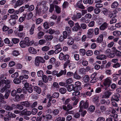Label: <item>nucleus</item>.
I'll return each mask as SVG.
<instances>
[{
	"instance_id": "f257e3e1",
	"label": "nucleus",
	"mask_w": 121,
	"mask_h": 121,
	"mask_svg": "<svg viewBox=\"0 0 121 121\" xmlns=\"http://www.w3.org/2000/svg\"><path fill=\"white\" fill-rule=\"evenodd\" d=\"M89 104L87 100L85 101L83 100L81 101L79 104V107L80 108V110L79 111V112H81L82 109H86L87 108Z\"/></svg>"
},
{
	"instance_id": "f03ea898",
	"label": "nucleus",
	"mask_w": 121,
	"mask_h": 121,
	"mask_svg": "<svg viewBox=\"0 0 121 121\" xmlns=\"http://www.w3.org/2000/svg\"><path fill=\"white\" fill-rule=\"evenodd\" d=\"M66 69L61 70L59 72H58V71L55 70L52 72V73L53 75H56L57 77H60L63 74L64 75L66 74Z\"/></svg>"
},
{
	"instance_id": "7ed1b4c3",
	"label": "nucleus",
	"mask_w": 121,
	"mask_h": 121,
	"mask_svg": "<svg viewBox=\"0 0 121 121\" xmlns=\"http://www.w3.org/2000/svg\"><path fill=\"white\" fill-rule=\"evenodd\" d=\"M28 39V37H26L25 38L24 41H22L20 42L19 44L21 47L25 48L30 45V44Z\"/></svg>"
},
{
	"instance_id": "20e7f679",
	"label": "nucleus",
	"mask_w": 121,
	"mask_h": 121,
	"mask_svg": "<svg viewBox=\"0 0 121 121\" xmlns=\"http://www.w3.org/2000/svg\"><path fill=\"white\" fill-rule=\"evenodd\" d=\"M71 61L69 60L66 61L64 65V69L66 68L68 65H69V67L71 70L75 68V64L73 63H71Z\"/></svg>"
},
{
	"instance_id": "39448f33",
	"label": "nucleus",
	"mask_w": 121,
	"mask_h": 121,
	"mask_svg": "<svg viewBox=\"0 0 121 121\" xmlns=\"http://www.w3.org/2000/svg\"><path fill=\"white\" fill-rule=\"evenodd\" d=\"M40 62L43 63L45 62V61L43 58L41 57H36L35 62V65L37 66H39Z\"/></svg>"
},
{
	"instance_id": "423d86ee",
	"label": "nucleus",
	"mask_w": 121,
	"mask_h": 121,
	"mask_svg": "<svg viewBox=\"0 0 121 121\" xmlns=\"http://www.w3.org/2000/svg\"><path fill=\"white\" fill-rule=\"evenodd\" d=\"M48 9L47 7H45L43 8L41 7L36 11V14L38 15L43 14L46 12Z\"/></svg>"
},
{
	"instance_id": "0eeeda50",
	"label": "nucleus",
	"mask_w": 121,
	"mask_h": 121,
	"mask_svg": "<svg viewBox=\"0 0 121 121\" xmlns=\"http://www.w3.org/2000/svg\"><path fill=\"white\" fill-rule=\"evenodd\" d=\"M69 56L68 54L64 55L63 52L60 53L59 58L60 60H64L65 61H66V60H68L69 58Z\"/></svg>"
},
{
	"instance_id": "6e6552de",
	"label": "nucleus",
	"mask_w": 121,
	"mask_h": 121,
	"mask_svg": "<svg viewBox=\"0 0 121 121\" xmlns=\"http://www.w3.org/2000/svg\"><path fill=\"white\" fill-rule=\"evenodd\" d=\"M112 83V80L109 78H107L105 79L104 81L103 84L105 86H108L109 87Z\"/></svg>"
},
{
	"instance_id": "1a4fd4ad",
	"label": "nucleus",
	"mask_w": 121,
	"mask_h": 121,
	"mask_svg": "<svg viewBox=\"0 0 121 121\" xmlns=\"http://www.w3.org/2000/svg\"><path fill=\"white\" fill-rule=\"evenodd\" d=\"M120 97L119 94L118 93H115L113 95L111 98V101H115L118 102L119 100V98Z\"/></svg>"
},
{
	"instance_id": "9d476101",
	"label": "nucleus",
	"mask_w": 121,
	"mask_h": 121,
	"mask_svg": "<svg viewBox=\"0 0 121 121\" xmlns=\"http://www.w3.org/2000/svg\"><path fill=\"white\" fill-rule=\"evenodd\" d=\"M97 74V73L95 72L91 75L90 78L92 79L90 81L91 83H95L98 80V78L95 77Z\"/></svg>"
},
{
	"instance_id": "9b49d317",
	"label": "nucleus",
	"mask_w": 121,
	"mask_h": 121,
	"mask_svg": "<svg viewBox=\"0 0 121 121\" xmlns=\"http://www.w3.org/2000/svg\"><path fill=\"white\" fill-rule=\"evenodd\" d=\"M108 23L106 22H104L99 26V29L101 30H104L108 28Z\"/></svg>"
},
{
	"instance_id": "f8f14e48",
	"label": "nucleus",
	"mask_w": 121,
	"mask_h": 121,
	"mask_svg": "<svg viewBox=\"0 0 121 121\" xmlns=\"http://www.w3.org/2000/svg\"><path fill=\"white\" fill-rule=\"evenodd\" d=\"M55 50V53L57 54L61 51L62 50V48L60 44H59L55 46L54 47Z\"/></svg>"
},
{
	"instance_id": "ddd939ff",
	"label": "nucleus",
	"mask_w": 121,
	"mask_h": 121,
	"mask_svg": "<svg viewBox=\"0 0 121 121\" xmlns=\"http://www.w3.org/2000/svg\"><path fill=\"white\" fill-rule=\"evenodd\" d=\"M112 94V93L111 92L109 91H106L104 92V95L102 97V98L108 99Z\"/></svg>"
},
{
	"instance_id": "4468645a",
	"label": "nucleus",
	"mask_w": 121,
	"mask_h": 121,
	"mask_svg": "<svg viewBox=\"0 0 121 121\" xmlns=\"http://www.w3.org/2000/svg\"><path fill=\"white\" fill-rule=\"evenodd\" d=\"M10 87V85H5L0 89V92L2 93H4V91L6 92L8 90H9L8 89H9Z\"/></svg>"
},
{
	"instance_id": "2eb2a0df",
	"label": "nucleus",
	"mask_w": 121,
	"mask_h": 121,
	"mask_svg": "<svg viewBox=\"0 0 121 121\" xmlns=\"http://www.w3.org/2000/svg\"><path fill=\"white\" fill-rule=\"evenodd\" d=\"M24 0H17L15 3L14 6V8H16L18 6L21 5L24 3Z\"/></svg>"
},
{
	"instance_id": "dca6fc26",
	"label": "nucleus",
	"mask_w": 121,
	"mask_h": 121,
	"mask_svg": "<svg viewBox=\"0 0 121 121\" xmlns=\"http://www.w3.org/2000/svg\"><path fill=\"white\" fill-rule=\"evenodd\" d=\"M81 27L78 22L75 23V26L73 27L72 30L74 31H77L78 30L80 29Z\"/></svg>"
},
{
	"instance_id": "f3484780",
	"label": "nucleus",
	"mask_w": 121,
	"mask_h": 121,
	"mask_svg": "<svg viewBox=\"0 0 121 121\" xmlns=\"http://www.w3.org/2000/svg\"><path fill=\"white\" fill-rule=\"evenodd\" d=\"M67 91L69 92L72 91L73 90L74 91L75 88L74 85L73 84H71L69 85H67Z\"/></svg>"
},
{
	"instance_id": "a211bd4d",
	"label": "nucleus",
	"mask_w": 121,
	"mask_h": 121,
	"mask_svg": "<svg viewBox=\"0 0 121 121\" xmlns=\"http://www.w3.org/2000/svg\"><path fill=\"white\" fill-rule=\"evenodd\" d=\"M10 81L9 80L3 79L0 81V86L4 84L7 85H9L8 84H10Z\"/></svg>"
},
{
	"instance_id": "6ab92c4d",
	"label": "nucleus",
	"mask_w": 121,
	"mask_h": 121,
	"mask_svg": "<svg viewBox=\"0 0 121 121\" xmlns=\"http://www.w3.org/2000/svg\"><path fill=\"white\" fill-rule=\"evenodd\" d=\"M44 38L47 41H50L52 40L53 38L52 35H46L44 36Z\"/></svg>"
},
{
	"instance_id": "aec40b11",
	"label": "nucleus",
	"mask_w": 121,
	"mask_h": 121,
	"mask_svg": "<svg viewBox=\"0 0 121 121\" xmlns=\"http://www.w3.org/2000/svg\"><path fill=\"white\" fill-rule=\"evenodd\" d=\"M103 35L102 34H100L99 35L96 41L98 43H101L102 42L103 40Z\"/></svg>"
},
{
	"instance_id": "412c9836",
	"label": "nucleus",
	"mask_w": 121,
	"mask_h": 121,
	"mask_svg": "<svg viewBox=\"0 0 121 121\" xmlns=\"http://www.w3.org/2000/svg\"><path fill=\"white\" fill-rule=\"evenodd\" d=\"M75 84V88L76 87V89L77 90H80L81 89L82 87L81 86V82L79 81L76 82Z\"/></svg>"
},
{
	"instance_id": "4be33fe9",
	"label": "nucleus",
	"mask_w": 121,
	"mask_h": 121,
	"mask_svg": "<svg viewBox=\"0 0 121 121\" xmlns=\"http://www.w3.org/2000/svg\"><path fill=\"white\" fill-rule=\"evenodd\" d=\"M21 104L27 107H30L31 104H30L29 102L27 101L22 102H21Z\"/></svg>"
},
{
	"instance_id": "5701e85b",
	"label": "nucleus",
	"mask_w": 121,
	"mask_h": 121,
	"mask_svg": "<svg viewBox=\"0 0 121 121\" xmlns=\"http://www.w3.org/2000/svg\"><path fill=\"white\" fill-rule=\"evenodd\" d=\"M83 80L85 83L89 82L90 80V78L88 75L85 76L83 78Z\"/></svg>"
},
{
	"instance_id": "b1692460",
	"label": "nucleus",
	"mask_w": 121,
	"mask_h": 121,
	"mask_svg": "<svg viewBox=\"0 0 121 121\" xmlns=\"http://www.w3.org/2000/svg\"><path fill=\"white\" fill-rule=\"evenodd\" d=\"M96 58L97 59L104 60L106 59V56L102 54L97 56Z\"/></svg>"
},
{
	"instance_id": "393cba45",
	"label": "nucleus",
	"mask_w": 121,
	"mask_h": 121,
	"mask_svg": "<svg viewBox=\"0 0 121 121\" xmlns=\"http://www.w3.org/2000/svg\"><path fill=\"white\" fill-rule=\"evenodd\" d=\"M33 90L34 91L36 92L38 94H40L41 92L40 88L38 86H35L33 88Z\"/></svg>"
},
{
	"instance_id": "a878e982",
	"label": "nucleus",
	"mask_w": 121,
	"mask_h": 121,
	"mask_svg": "<svg viewBox=\"0 0 121 121\" xmlns=\"http://www.w3.org/2000/svg\"><path fill=\"white\" fill-rule=\"evenodd\" d=\"M28 50L29 52L31 53L35 54L37 53L36 50L33 47L29 48Z\"/></svg>"
},
{
	"instance_id": "bb28decb",
	"label": "nucleus",
	"mask_w": 121,
	"mask_h": 121,
	"mask_svg": "<svg viewBox=\"0 0 121 121\" xmlns=\"http://www.w3.org/2000/svg\"><path fill=\"white\" fill-rule=\"evenodd\" d=\"M63 37L64 39H70L71 37L69 36L68 35L67 32L66 31H64L63 32Z\"/></svg>"
},
{
	"instance_id": "cd10ccee",
	"label": "nucleus",
	"mask_w": 121,
	"mask_h": 121,
	"mask_svg": "<svg viewBox=\"0 0 121 121\" xmlns=\"http://www.w3.org/2000/svg\"><path fill=\"white\" fill-rule=\"evenodd\" d=\"M113 35L114 36L117 37L120 36L121 34V32L119 31L115 30L112 32Z\"/></svg>"
},
{
	"instance_id": "c85d7f7f",
	"label": "nucleus",
	"mask_w": 121,
	"mask_h": 121,
	"mask_svg": "<svg viewBox=\"0 0 121 121\" xmlns=\"http://www.w3.org/2000/svg\"><path fill=\"white\" fill-rule=\"evenodd\" d=\"M27 91L29 93H31L33 91V89L29 85L25 87Z\"/></svg>"
},
{
	"instance_id": "c756f323",
	"label": "nucleus",
	"mask_w": 121,
	"mask_h": 121,
	"mask_svg": "<svg viewBox=\"0 0 121 121\" xmlns=\"http://www.w3.org/2000/svg\"><path fill=\"white\" fill-rule=\"evenodd\" d=\"M118 5V3L117 1H115L111 5V8L112 9L115 8Z\"/></svg>"
},
{
	"instance_id": "7c9ffc66",
	"label": "nucleus",
	"mask_w": 121,
	"mask_h": 121,
	"mask_svg": "<svg viewBox=\"0 0 121 121\" xmlns=\"http://www.w3.org/2000/svg\"><path fill=\"white\" fill-rule=\"evenodd\" d=\"M13 82L14 84H17L20 83L21 82L19 78H14L13 80Z\"/></svg>"
},
{
	"instance_id": "2f4dec72",
	"label": "nucleus",
	"mask_w": 121,
	"mask_h": 121,
	"mask_svg": "<svg viewBox=\"0 0 121 121\" xmlns=\"http://www.w3.org/2000/svg\"><path fill=\"white\" fill-rule=\"evenodd\" d=\"M55 11L56 13L58 14L60 13L61 11L60 8L57 5H55Z\"/></svg>"
},
{
	"instance_id": "473e14b6",
	"label": "nucleus",
	"mask_w": 121,
	"mask_h": 121,
	"mask_svg": "<svg viewBox=\"0 0 121 121\" xmlns=\"http://www.w3.org/2000/svg\"><path fill=\"white\" fill-rule=\"evenodd\" d=\"M44 34V33L43 32L40 31L38 33L37 36V37L39 39H41Z\"/></svg>"
},
{
	"instance_id": "72a5a7b5",
	"label": "nucleus",
	"mask_w": 121,
	"mask_h": 121,
	"mask_svg": "<svg viewBox=\"0 0 121 121\" xmlns=\"http://www.w3.org/2000/svg\"><path fill=\"white\" fill-rule=\"evenodd\" d=\"M35 27V25L34 24L32 26L29 30L30 34V35H32L34 33V31Z\"/></svg>"
},
{
	"instance_id": "f704fd0d",
	"label": "nucleus",
	"mask_w": 121,
	"mask_h": 121,
	"mask_svg": "<svg viewBox=\"0 0 121 121\" xmlns=\"http://www.w3.org/2000/svg\"><path fill=\"white\" fill-rule=\"evenodd\" d=\"M9 23L12 25L13 26L16 23V21L15 20L11 18L9 20Z\"/></svg>"
},
{
	"instance_id": "c9c22d12",
	"label": "nucleus",
	"mask_w": 121,
	"mask_h": 121,
	"mask_svg": "<svg viewBox=\"0 0 121 121\" xmlns=\"http://www.w3.org/2000/svg\"><path fill=\"white\" fill-rule=\"evenodd\" d=\"M42 77V80L44 82L46 83L48 82V78L46 75H44Z\"/></svg>"
},
{
	"instance_id": "e433bc0d",
	"label": "nucleus",
	"mask_w": 121,
	"mask_h": 121,
	"mask_svg": "<svg viewBox=\"0 0 121 121\" xmlns=\"http://www.w3.org/2000/svg\"><path fill=\"white\" fill-rule=\"evenodd\" d=\"M59 91L60 93L63 94L66 93L67 90L65 88L62 87L59 89Z\"/></svg>"
},
{
	"instance_id": "4c0bfd02",
	"label": "nucleus",
	"mask_w": 121,
	"mask_h": 121,
	"mask_svg": "<svg viewBox=\"0 0 121 121\" xmlns=\"http://www.w3.org/2000/svg\"><path fill=\"white\" fill-rule=\"evenodd\" d=\"M79 90L77 89L76 90H74V91L72 95L73 96H75L79 95L80 93Z\"/></svg>"
},
{
	"instance_id": "58836bf2",
	"label": "nucleus",
	"mask_w": 121,
	"mask_h": 121,
	"mask_svg": "<svg viewBox=\"0 0 121 121\" xmlns=\"http://www.w3.org/2000/svg\"><path fill=\"white\" fill-rule=\"evenodd\" d=\"M86 53V50L84 49H81L79 50V54L81 55L84 56Z\"/></svg>"
},
{
	"instance_id": "ea45409f",
	"label": "nucleus",
	"mask_w": 121,
	"mask_h": 121,
	"mask_svg": "<svg viewBox=\"0 0 121 121\" xmlns=\"http://www.w3.org/2000/svg\"><path fill=\"white\" fill-rule=\"evenodd\" d=\"M4 108L6 110L8 111H11L13 110V109L12 107L7 104L4 105Z\"/></svg>"
},
{
	"instance_id": "a19ab883",
	"label": "nucleus",
	"mask_w": 121,
	"mask_h": 121,
	"mask_svg": "<svg viewBox=\"0 0 121 121\" xmlns=\"http://www.w3.org/2000/svg\"><path fill=\"white\" fill-rule=\"evenodd\" d=\"M8 114L7 115L11 119V118H14L16 117V115L12 113V112H8Z\"/></svg>"
},
{
	"instance_id": "79ce46f5",
	"label": "nucleus",
	"mask_w": 121,
	"mask_h": 121,
	"mask_svg": "<svg viewBox=\"0 0 121 121\" xmlns=\"http://www.w3.org/2000/svg\"><path fill=\"white\" fill-rule=\"evenodd\" d=\"M55 6L53 4H50V7L49 10V12L52 13L54 10V8Z\"/></svg>"
},
{
	"instance_id": "37998d69",
	"label": "nucleus",
	"mask_w": 121,
	"mask_h": 121,
	"mask_svg": "<svg viewBox=\"0 0 121 121\" xmlns=\"http://www.w3.org/2000/svg\"><path fill=\"white\" fill-rule=\"evenodd\" d=\"M11 91L10 90H8L7 91H6V92L4 96V99H8L9 96V93H10Z\"/></svg>"
},
{
	"instance_id": "c03bdc74",
	"label": "nucleus",
	"mask_w": 121,
	"mask_h": 121,
	"mask_svg": "<svg viewBox=\"0 0 121 121\" xmlns=\"http://www.w3.org/2000/svg\"><path fill=\"white\" fill-rule=\"evenodd\" d=\"M108 17L110 18H115L116 16V15H115V14L113 13L112 12H110L108 14Z\"/></svg>"
},
{
	"instance_id": "a18cd8bd",
	"label": "nucleus",
	"mask_w": 121,
	"mask_h": 121,
	"mask_svg": "<svg viewBox=\"0 0 121 121\" xmlns=\"http://www.w3.org/2000/svg\"><path fill=\"white\" fill-rule=\"evenodd\" d=\"M12 41L15 44L18 43L19 41V39L16 38H13L12 39Z\"/></svg>"
},
{
	"instance_id": "49530a36",
	"label": "nucleus",
	"mask_w": 121,
	"mask_h": 121,
	"mask_svg": "<svg viewBox=\"0 0 121 121\" xmlns=\"http://www.w3.org/2000/svg\"><path fill=\"white\" fill-rule=\"evenodd\" d=\"M103 13L105 15H107L108 13V10L106 8H104L102 10Z\"/></svg>"
},
{
	"instance_id": "de8ad7c7",
	"label": "nucleus",
	"mask_w": 121,
	"mask_h": 121,
	"mask_svg": "<svg viewBox=\"0 0 121 121\" xmlns=\"http://www.w3.org/2000/svg\"><path fill=\"white\" fill-rule=\"evenodd\" d=\"M71 37L70 39L67 42V44L68 45H72L74 43V40Z\"/></svg>"
},
{
	"instance_id": "09e8293b",
	"label": "nucleus",
	"mask_w": 121,
	"mask_h": 121,
	"mask_svg": "<svg viewBox=\"0 0 121 121\" xmlns=\"http://www.w3.org/2000/svg\"><path fill=\"white\" fill-rule=\"evenodd\" d=\"M38 76L39 77H42L43 75V73L42 70L38 71L37 72Z\"/></svg>"
},
{
	"instance_id": "8fccbe9b",
	"label": "nucleus",
	"mask_w": 121,
	"mask_h": 121,
	"mask_svg": "<svg viewBox=\"0 0 121 121\" xmlns=\"http://www.w3.org/2000/svg\"><path fill=\"white\" fill-rule=\"evenodd\" d=\"M95 109V107L94 106L92 105L90 106L88 108V110L91 112H93Z\"/></svg>"
},
{
	"instance_id": "3c124183",
	"label": "nucleus",
	"mask_w": 121,
	"mask_h": 121,
	"mask_svg": "<svg viewBox=\"0 0 121 121\" xmlns=\"http://www.w3.org/2000/svg\"><path fill=\"white\" fill-rule=\"evenodd\" d=\"M59 94L58 92H55L54 93L52 96L53 98H57L59 96Z\"/></svg>"
},
{
	"instance_id": "603ef678",
	"label": "nucleus",
	"mask_w": 121,
	"mask_h": 121,
	"mask_svg": "<svg viewBox=\"0 0 121 121\" xmlns=\"http://www.w3.org/2000/svg\"><path fill=\"white\" fill-rule=\"evenodd\" d=\"M121 65V64L117 62L116 64H113L112 66V67L115 68H117L120 67Z\"/></svg>"
},
{
	"instance_id": "864d4df0",
	"label": "nucleus",
	"mask_w": 121,
	"mask_h": 121,
	"mask_svg": "<svg viewBox=\"0 0 121 121\" xmlns=\"http://www.w3.org/2000/svg\"><path fill=\"white\" fill-rule=\"evenodd\" d=\"M74 78L76 79H79L81 78V77L76 72H75L73 75Z\"/></svg>"
},
{
	"instance_id": "5fc2aeb1",
	"label": "nucleus",
	"mask_w": 121,
	"mask_h": 121,
	"mask_svg": "<svg viewBox=\"0 0 121 121\" xmlns=\"http://www.w3.org/2000/svg\"><path fill=\"white\" fill-rule=\"evenodd\" d=\"M73 82V79L71 78L68 79L66 81V83L67 84H69L72 83Z\"/></svg>"
},
{
	"instance_id": "6e6d98bb",
	"label": "nucleus",
	"mask_w": 121,
	"mask_h": 121,
	"mask_svg": "<svg viewBox=\"0 0 121 121\" xmlns=\"http://www.w3.org/2000/svg\"><path fill=\"white\" fill-rule=\"evenodd\" d=\"M23 105L20 104H17L16 105V108H17V109L20 110H22L23 108V107L22 106Z\"/></svg>"
},
{
	"instance_id": "4d7b16f0",
	"label": "nucleus",
	"mask_w": 121,
	"mask_h": 121,
	"mask_svg": "<svg viewBox=\"0 0 121 121\" xmlns=\"http://www.w3.org/2000/svg\"><path fill=\"white\" fill-rule=\"evenodd\" d=\"M50 48L49 47L45 46L42 48V50L43 51H46L50 49Z\"/></svg>"
},
{
	"instance_id": "13d9d810",
	"label": "nucleus",
	"mask_w": 121,
	"mask_h": 121,
	"mask_svg": "<svg viewBox=\"0 0 121 121\" xmlns=\"http://www.w3.org/2000/svg\"><path fill=\"white\" fill-rule=\"evenodd\" d=\"M59 110L57 109H55L53 110L52 112L53 115L54 116H56L59 113Z\"/></svg>"
},
{
	"instance_id": "bf43d9fd",
	"label": "nucleus",
	"mask_w": 121,
	"mask_h": 121,
	"mask_svg": "<svg viewBox=\"0 0 121 121\" xmlns=\"http://www.w3.org/2000/svg\"><path fill=\"white\" fill-rule=\"evenodd\" d=\"M93 52L92 51L89 50L87 51L86 53V55L88 56H90L93 54Z\"/></svg>"
},
{
	"instance_id": "052dcab7",
	"label": "nucleus",
	"mask_w": 121,
	"mask_h": 121,
	"mask_svg": "<svg viewBox=\"0 0 121 121\" xmlns=\"http://www.w3.org/2000/svg\"><path fill=\"white\" fill-rule=\"evenodd\" d=\"M68 24L70 27H72L74 24V22L72 20H70L68 22Z\"/></svg>"
},
{
	"instance_id": "680f3d73",
	"label": "nucleus",
	"mask_w": 121,
	"mask_h": 121,
	"mask_svg": "<svg viewBox=\"0 0 121 121\" xmlns=\"http://www.w3.org/2000/svg\"><path fill=\"white\" fill-rule=\"evenodd\" d=\"M87 9L88 12L91 13L94 10V7L92 6H90L88 7Z\"/></svg>"
},
{
	"instance_id": "e2e57ef3",
	"label": "nucleus",
	"mask_w": 121,
	"mask_h": 121,
	"mask_svg": "<svg viewBox=\"0 0 121 121\" xmlns=\"http://www.w3.org/2000/svg\"><path fill=\"white\" fill-rule=\"evenodd\" d=\"M43 21L42 19L39 18L36 20V24H38L41 23Z\"/></svg>"
},
{
	"instance_id": "0e129e2a",
	"label": "nucleus",
	"mask_w": 121,
	"mask_h": 121,
	"mask_svg": "<svg viewBox=\"0 0 121 121\" xmlns=\"http://www.w3.org/2000/svg\"><path fill=\"white\" fill-rule=\"evenodd\" d=\"M56 61V59L54 57L51 58L49 60V62L52 64H54Z\"/></svg>"
},
{
	"instance_id": "69168bd1",
	"label": "nucleus",
	"mask_w": 121,
	"mask_h": 121,
	"mask_svg": "<svg viewBox=\"0 0 121 121\" xmlns=\"http://www.w3.org/2000/svg\"><path fill=\"white\" fill-rule=\"evenodd\" d=\"M94 32V30L93 29H89L87 32V35H91Z\"/></svg>"
},
{
	"instance_id": "338daca9",
	"label": "nucleus",
	"mask_w": 121,
	"mask_h": 121,
	"mask_svg": "<svg viewBox=\"0 0 121 121\" xmlns=\"http://www.w3.org/2000/svg\"><path fill=\"white\" fill-rule=\"evenodd\" d=\"M111 52V50L110 49H108L104 52L105 54L107 56Z\"/></svg>"
},
{
	"instance_id": "774afa93",
	"label": "nucleus",
	"mask_w": 121,
	"mask_h": 121,
	"mask_svg": "<svg viewBox=\"0 0 121 121\" xmlns=\"http://www.w3.org/2000/svg\"><path fill=\"white\" fill-rule=\"evenodd\" d=\"M47 32L49 34L51 35H52L55 32V30H54L50 28L48 30Z\"/></svg>"
}]
</instances>
